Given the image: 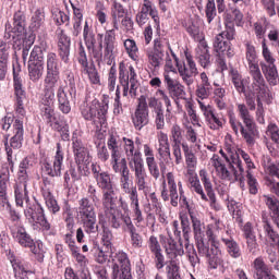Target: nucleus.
Returning a JSON list of instances; mask_svg holds the SVG:
<instances>
[{
    "label": "nucleus",
    "mask_w": 279,
    "mask_h": 279,
    "mask_svg": "<svg viewBox=\"0 0 279 279\" xmlns=\"http://www.w3.org/2000/svg\"><path fill=\"white\" fill-rule=\"evenodd\" d=\"M72 149L77 168L70 166L63 173V187L68 190L75 182H80L82 178L90 175V150H88V146L82 141V137L77 135V131L72 134Z\"/></svg>",
    "instance_id": "1"
},
{
    "label": "nucleus",
    "mask_w": 279,
    "mask_h": 279,
    "mask_svg": "<svg viewBox=\"0 0 279 279\" xmlns=\"http://www.w3.org/2000/svg\"><path fill=\"white\" fill-rule=\"evenodd\" d=\"M14 197L15 205L17 207L23 208V204H26L24 216L27 221L32 223L34 230H37V228H41L43 232H49V230H51V223H49V220H47L43 205H40V203H38L36 199H34V202L29 201L27 182H16L14 185Z\"/></svg>",
    "instance_id": "2"
},
{
    "label": "nucleus",
    "mask_w": 279,
    "mask_h": 279,
    "mask_svg": "<svg viewBox=\"0 0 279 279\" xmlns=\"http://www.w3.org/2000/svg\"><path fill=\"white\" fill-rule=\"evenodd\" d=\"M143 141L141 137H135V140L126 137L125 156L131 171L134 172L135 184L138 191H147V170H145V161L141 153Z\"/></svg>",
    "instance_id": "3"
},
{
    "label": "nucleus",
    "mask_w": 279,
    "mask_h": 279,
    "mask_svg": "<svg viewBox=\"0 0 279 279\" xmlns=\"http://www.w3.org/2000/svg\"><path fill=\"white\" fill-rule=\"evenodd\" d=\"M90 199L94 204L99 202V197H97V187H95V185H88L87 197H83L78 201L76 217L78 221H81L86 234H97V232H99L97 213H95V205L90 203Z\"/></svg>",
    "instance_id": "4"
},
{
    "label": "nucleus",
    "mask_w": 279,
    "mask_h": 279,
    "mask_svg": "<svg viewBox=\"0 0 279 279\" xmlns=\"http://www.w3.org/2000/svg\"><path fill=\"white\" fill-rule=\"evenodd\" d=\"M161 199L163 202H170L173 208H178V204L183 208H186L189 215L193 216V207L189 204V198L184 195V187H182V181L175 182V174L168 172L166 180L161 184Z\"/></svg>",
    "instance_id": "5"
},
{
    "label": "nucleus",
    "mask_w": 279,
    "mask_h": 279,
    "mask_svg": "<svg viewBox=\"0 0 279 279\" xmlns=\"http://www.w3.org/2000/svg\"><path fill=\"white\" fill-rule=\"evenodd\" d=\"M92 173L98 189L102 193L104 206H116L118 199L117 185H114L110 173L104 171L98 163H92Z\"/></svg>",
    "instance_id": "6"
},
{
    "label": "nucleus",
    "mask_w": 279,
    "mask_h": 279,
    "mask_svg": "<svg viewBox=\"0 0 279 279\" xmlns=\"http://www.w3.org/2000/svg\"><path fill=\"white\" fill-rule=\"evenodd\" d=\"M49 45L41 40L39 45H35L28 60V75L32 82H38L43 77L45 71V53H47Z\"/></svg>",
    "instance_id": "7"
},
{
    "label": "nucleus",
    "mask_w": 279,
    "mask_h": 279,
    "mask_svg": "<svg viewBox=\"0 0 279 279\" xmlns=\"http://www.w3.org/2000/svg\"><path fill=\"white\" fill-rule=\"evenodd\" d=\"M106 35L99 33L95 34L93 31V26H90L87 22H85L83 27V39L86 46V49L93 58L99 62L101 58H104V39Z\"/></svg>",
    "instance_id": "8"
},
{
    "label": "nucleus",
    "mask_w": 279,
    "mask_h": 279,
    "mask_svg": "<svg viewBox=\"0 0 279 279\" xmlns=\"http://www.w3.org/2000/svg\"><path fill=\"white\" fill-rule=\"evenodd\" d=\"M25 34H27V16L25 10L21 5L17 11L14 12L12 22L5 24L4 38L5 40H19Z\"/></svg>",
    "instance_id": "9"
},
{
    "label": "nucleus",
    "mask_w": 279,
    "mask_h": 279,
    "mask_svg": "<svg viewBox=\"0 0 279 279\" xmlns=\"http://www.w3.org/2000/svg\"><path fill=\"white\" fill-rule=\"evenodd\" d=\"M111 279H134L132 277L130 256L123 251L111 253Z\"/></svg>",
    "instance_id": "10"
},
{
    "label": "nucleus",
    "mask_w": 279,
    "mask_h": 279,
    "mask_svg": "<svg viewBox=\"0 0 279 279\" xmlns=\"http://www.w3.org/2000/svg\"><path fill=\"white\" fill-rule=\"evenodd\" d=\"M195 241L198 254L199 256L206 257L209 269H219V267L223 265V258L221 257V247L204 242V238Z\"/></svg>",
    "instance_id": "11"
},
{
    "label": "nucleus",
    "mask_w": 279,
    "mask_h": 279,
    "mask_svg": "<svg viewBox=\"0 0 279 279\" xmlns=\"http://www.w3.org/2000/svg\"><path fill=\"white\" fill-rule=\"evenodd\" d=\"M56 86L58 84H45L44 93L40 97V112L45 121H53V112H56Z\"/></svg>",
    "instance_id": "12"
},
{
    "label": "nucleus",
    "mask_w": 279,
    "mask_h": 279,
    "mask_svg": "<svg viewBox=\"0 0 279 279\" xmlns=\"http://www.w3.org/2000/svg\"><path fill=\"white\" fill-rule=\"evenodd\" d=\"M262 47H263L262 53L265 60V62L259 63L262 73L265 75L270 86H278L279 76H278V68H276V59L271 54V51L269 50L265 41H263Z\"/></svg>",
    "instance_id": "13"
},
{
    "label": "nucleus",
    "mask_w": 279,
    "mask_h": 279,
    "mask_svg": "<svg viewBox=\"0 0 279 279\" xmlns=\"http://www.w3.org/2000/svg\"><path fill=\"white\" fill-rule=\"evenodd\" d=\"M119 84L123 88V97H128V93L136 95V88H138V81H136V70L130 65L129 70L125 63L119 64Z\"/></svg>",
    "instance_id": "14"
},
{
    "label": "nucleus",
    "mask_w": 279,
    "mask_h": 279,
    "mask_svg": "<svg viewBox=\"0 0 279 279\" xmlns=\"http://www.w3.org/2000/svg\"><path fill=\"white\" fill-rule=\"evenodd\" d=\"M64 163V151H62V145L57 143V151L53 157V162L48 159L41 162L43 175H49V178H62V165Z\"/></svg>",
    "instance_id": "15"
},
{
    "label": "nucleus",
    "mask_w": 279,
    "mask_h": 279,
    "mask_svg": "<svg viewBox=\"0 0 279 279\" xmlns=\"http://www.w3.org/2000/svg\"><path fill=\"white\" fill-rule=\"evenodd\" d=\"M106 208H108L106 211L108 223L113 230H120L121 228L122 232H125L133 223L129 214H123L112 206H106Z\"/></svg>",
    "instance_id": "16"
},
{
    "label": "nucleus",
    "mask_w": 279,
    "mask_h": 279,
    "mask_svg": "<svg viewBox=\"0 0 279 279\" xmlns=\"http://www.w3.org/2000/svg\"><path fill=\"white\" fill-rule=\"evenodd\" d=\"M179 75L184 84L187 86H193L195 84V76L197 73V64L195 60H193V54L191 52L185 51V62L179 63Z\"/></svg>",
    "instance_id": "17"
},
{
    "label": "nucleus",
    "mask_w": 279,
    "mask_h": 279,
    "mask_svg": "<svg viewBox=\"0 0 279 279\" xmlns=\"http://www.w3.org/2000/svg\"><path fill=\"white\" fill-rule=\"evenodd\" d=\"M60 69L62 62L54 52H48L46 57V77L44 84H58L60 82Z\"/></svg>",
    "instance_id": "18"
},
{
    "label": "nucleus",
    "mask_w": 279,
    "mask_h": 279,
    "mask_svg": "<svg viewBox=\"0 0 279 279\" xmlns=\"http://www.w3.org/2000/svg\"><path fill=\"white\" fill-rule=\"evenodd\" d=\"M13 88L15 95V112L19 117H25V100L27 99V92L23 87V80L16 70L13 68Z\"/></svg>",
    "instance_id": "19"
},
{
    "label": "nucleus",
    "mask_w": 279,
    "mask_h": 279,
    "mask_svg": "<svg viewBox=\"0 0 279 279\" xmlns=\"http://www.w3.org/2000/svg\"><path fill=\"white\" fill-rule=\"evenodd\" d=\"M132 123L135 130L138 131L149 123V107L147 106V97L145 95L138 98L137 107L132 114Z\"/></svg>",
    "instance_id": "20"
},
{
    "label": "nucleus",
    "mask_w": 279,
    "mask_h": 279,
    "mask_svg": "<svg viewBox=\"0 0 279 279\" xmlns=\"http://www.w3.org/2000/svg\"><path fill=\"white\" fill-rule=\"evenodd\" d=\"M220 156L225 158L226 162H228L229 167L234 169L235 178L240 179L241 173H245V168H243V161H241V157L236 149L231 146H226L225 149L219 150Z\"/></svg>",
    "instance_id": "21"
},
{
    "label": "nucleus",
    "mask_w": 279,
    "mask_h": 279,
    "mask_svg": "<svg viewBox=\"0 0 279 279\" xmlns=\"http://www.w3.org/2000/svg\"><path fill=\"white\" fill-rule=\"evenodd\" d=\"M10 232L13 241L20 245V247H25L26 250H29L31 247H34V244L36 241L27 232V229L23 225H13L10 227Z\"/></svg>",
    "instance_id": "22"
},
{
    "label": "nucleus",
    "mask_w": 279,
    "mask_h": 279,
    "mask_svg": "<svg viewBox=\"0 0 279 279\" xmlns=\"http://www.w3.org/2000/svg\"><path fill=\"white\" fill-rule=\"evenodd\" d=\"M229 124L235 136H239L240 132L246 145H248V147H253V145L256 143V137L258 136L255 131H253L252 129L250 130L243 122L239 121L235 117H230Z\"/></svg>",
    "instance_id": "23"
},
{
    "label": "nucleus",
    "mask_w": 279,
    "mask_h": 279,
    "mask_svg": "<svg viewBox=\"0 0 279 279\" xmlns=\"http://www.w3.org/2000/svg\"><path fill=\"white\" fill-rule=\"evenodd\" d=\"M114 45H117V34L114 31H106L104 39V58L106 64L111 69H117V62L114 61Z\"/></svg>",
    "instance_id": "24"
},
{
    "label": "nucleus",
    "mask_w": 279,
    "mask_h": 279,
    "mask_svg": "<svg viewBox=\"0 0 279 279\" xmlns=\"http://www.w3.org/2000/svg\"><path fill=\"white\" fill-rule=\"evenodd\" d=\"M220 241L223 244L225 250L230 258L238 260V258H241L243 256L241 245L239 244V242H236V240H234V236H232V231L227 230L226 234L221 235Z\"/></svg>",
    "instance_id": "25"
},
{
    "label": "nucleus",
    "mask_w": 279,
    "mask_h": 279,
    "mask_svg": "<svg viewBox=\"0 0 279 279\" xmlns=\"http://www.w3.org/2000/svg\"><path fill=\"white\" fill-rule=\"evenodd\" d=\"M125 141L128 137L121 136L117 132L109 133L107 140V147L110 151V156H123V151L125 154Z\"/></svg>",
    "instance_id": "26"
},
{
    "label": "nucleus",
    "mask_w": 279,
    "mask_h": 279,
    "mask_svg": "<svg viewBox=\"0 0 279 279\" xmlns=\"http://www.w3.org/2000/svg\"><path fill=\"white\" fill-rule=\"evenodd\" d=\"M163 82L172 99H184V97H186L184 85H182L178 80L172 78L170 74L163 73Z\"/></svg>",
    "instance_id": "27"
},
{
    "label": "nucleus",
    "mask_w": 279,
    "mask_h": 279,
    "mask_svg": "<svg viewBox=\"0 0 279 279\" xmlns=\"http://www.w3.org/2000/svg\"><path fill=\"white\" fill-rule=\"evenodd\" d=\"M81 114L85 121H92L96 128H104L108 121L107 118H105V120L99 118V108L95 105V102H92L89 106L86 105L81 107Z\"/></svg>",
    "instance_id": "28"
},
{
    "label": "nucleus",
    "mask_w": 279,
    "mask_h": 279,
    "mask_svg": "<svg viewBox=\"0 0 279 279\" xmlns=\"http://www.w3.org/2000/svg\"><path fill=\"white\" fill-rule=\"evenodd\" d=\"M198 106L205 117V121L210 130H219L223 128V122L217 114H215V109L210 105H205L204 101L198 100Z\"/></svg>",
    "instance_id": "29"
},
{
    "label": "nucleus",
    "mask_w": 279,
    "mask_h": 279,
    "mask_svg": "<svg viewBox=\"0 0 279 279\" xmlns=\"http://www.w3.org/2000/svg\"><path fill=\"white\" fill-rule=\"evenodd\" d=\"M148 250L154 255V263L156 269L160 271V269L165 268L167 262L165 260V255L162 254V247L160 246V242H158V238L156 235H150L148 240Z\"/></svg>",
    "instance_id": "30"
},
{
    "label": "nucleus",
    "mask_w": 279,
    "mask_h": 279,
    "mask_svg": "<svg viewBox=\"0 0 279 279\" xmlns=\"http://www.w3.org/2000/svg\"><path fill=\"white\" fill-rule=\"evenodd\" d=\"M59 57L65 64L69 63L71 56V37L64 33V29H57Z\"/></svg>",
    "instance_id": "31"
},
{
    "label": "nucleus",
    "mask_w": 279,
    "mask_h": 279,
    "mask_svg": "<svg viewBox=\"0 0 279 279\" xmlns=\"http://www.w3.org/2000/svg\"><path fill=\"white\" fill-rule=\"evenodd\" d=\"M199 178H201V182L203 183L204 189L207 193V198H208L210 207L214 208L215 210H221V206H219V204H217V196L215 195V190L213 189V182H210L208 172L204 169L201 170Z\"/></svg>",
    "instance_id": "32"
},
{
    "label": "nucleus",
    "mask_w": 279,
    "mask_h": 279,
    "mask_svg": "<svg viewBox=\"0 0 279 279\" xmlns=\"http://www.w3.org/2000/svg\"><path fill=\"white\" fill-rule=\"evenodd\" d=\"M214 49L218 56H227V58H234V48L230 40L218 34L214 38Z\"/></svg>",
    "instance_id": "33"
},
{
    "label": "nucleus",
    "mask_w": 279,
    "mask_h": 279,
    "mask_svg": "<svg viewBox=\"0 0 279 279\" xmlns=\"http://www.w3.org/2000/svg\"><path fill=\"white\" fill-rule=\"evenodd\" d=\"M124 193L129 195L130 206L134 215V220L136 221V223H143V221H145V218L143 217V211L141 210V204L138 202V189L132 187V190Z\"/></svg>",
    "instance_id": "34"
},
{
    "label": "nucleus",
    "mask_w": 279,
    "mask_h": 279,
    "mask_svg": "<svg viewBox=\"0 0 279 279\" xmlns=\"http://www.w3.org/2000/svg\"><path fill=\"white\" fill-rule=\"evenodd\" d=\"M238 117L241 119L242 123L258 135V129L256 128V122L254 121V116L250 112V109L245 104H236Z\"/></svg>",
    "instance_id": "35"
},
{
    "label": "nucleus",
    "mask_w": 279,
    "mask_h": 279,
    "mask_svg": "<svg viewBox=\"0 0 279 279\" xmlns=\"http://www.w3.org/2000/svg\"><path fill=\"white\" fill-rule=\"evenodd\" d=\"M4 147L10 170L12 171V173H14V160L12 159V149H21V147H23V135L15 133L14 136H12L10 140V145L8 144V142H5Z\"/></svg>",
    "instance_id": "36"
},
{
    "label": "nucleus",
    "mask_w": 279,
    "mask_h": 279,
    "mask_svg": "<svg viewBox=\"0 0 279 279\" xmlns=\"http://www.w3.org/2000/svg\"><path fill=\"white\" fill-rule=\"evenodd\" d=\"M144 156L146 157L148 172L150 173L151 178L158 180V178H160V168H158V162L154 156V149H151L148 144L144 145Z\"/></svg>",
    "instance_id": "37"
},
{
    "label": "nucleus",
    "mask_w": 279,
    "mask_h": 279,
    "mask_svg": "<svg viewBox=\"0 0 279 279\" xmlns=\"http://www.w3.org/2000/svg\"><path fill=\"white\" fill-rule=\"evenodd\" d=\"M210 93H213L210 78H208V74H206V72H202L201 83L196 86L195 95L198 99L204 101V99H208V97H210Z\"/></svg>",
    "instance_id": "38"
},
{
    "label": "nucleus",
    "mask_w": 279,
    "mask_h": 279,
    "mask_svg": "<svg viewBox=\"0 0 279 279\" xmlns=\"http://www.w3.org/2000/svg\"><path fill=\"white\" fill-rule=\"evenodd\" d=\"M11 265L13 267L14 277L16 279H25L28 274H34L32 269V265L24 259L13 258L11 259Z\"/></svg>",
    "instance_id": "39"
},
{
    "label": "nucleus",
    "mask_w": 279,
    "mask_h": 279,
    "mask_svg": "<svg viewBox=\"0 0 279 279\" xmlns=\"http://www.w3.org/2000/svg\"><path fill=\"white\" fill-rule=\"evenodd\" d=\"M34 167V157L27 156L25 157L19 165L17 170V182L20 184H25V182H29V169Z\"/></svg>",
    "instance_id": "40"
},
{
    "label": "nucleus",
    "mask_w": 279,
    "mask_h": 279,
    "mask_svg": "<svg viewBox=\"0 0 279 279\" xmlns=\"http://www.w3.org/2000/svg\"><path fill=\"white\" fill-rule=\"evenodd\" d=\"M10 61V45L7 41H0V82L8 75V62Z\"/></svg>",
    "instance_id": "41"
},
{
    "label": "nucleus",
    "mask_w": 279,
    "mask_h": 279,
    "mask_svg": "<svg viewBox=\"0 0 279 279\" xmlns=\"http://www.w3.org/2000/svg\"><path fill=\"white\" fill-rule=\"evenodd\" d=\"M58 108L62 114H69L71 112V100H69V94L66 93V86L60 85L57 88Z\"/></svg>",
    "instance_id": "42"
},
{
    "label": "nucleus",
    "mask_w": 279,
    "mask_h": 279,
    "mask_svg": "<svg viewBox=\"0 0 279 279\" xmlns=\"http://www.w3.org/2000/svg\"><path fill=\"white\" fill-rule=\"evenodd\" d=\"M140 11L153 19L155 27H157V29H160V16L158 15V9L156 8V4H154V2H151L150 0H143L140 5Z\"/></svg>",
    "instance_id": "43"
},
{
    "label": "nucleus",
    "mask_w": 279,
    "mask_h": 279,
    "mask_svg": "<svg viewBox=\"0 0 279 279\" xmlns=\"http://www.w3.org/2000/svg\"><path fill=\"white\" fill-rule=\"evenodd\" d=\"M248 71L253 80V88L259 93H265L267 86L265 85L263 73H260V68L258 65H253L248 68Z\"/></svg>",
    "instance_id": "44"
},
{
    "label": "nucleus",
    "mask_w": 279,
    "mask_h": 279,
    "mask_svg": "<svg viewBox=\"0 0 279 279\" xmlns=\"http://www.w3.org/2000/svg\"><path fill=\"white\" fill-rule=\"evenodd\" d=\"M123 155L111 156L110 165L114 173H120V175H125L130 173L128 168V157L121 158Z\"/></svg>",
    "instance_id": "45"
},
{
    "label": "nucleus",
    "mask_w": 279,
    "mask_h": 279,
    "mask_svg": "<svg viewBox=\"0 0 279 279\" xmlns=\"http://www.w3.org/2000/svg\"><path fill=\"white\" fill-rule=\"evenodd\" d=\"M165 72L169 75V73H178V69L180 66V59L173 51V49H170V54L169 52L166 54L165 59Z\"/></svg>",
    "instance_id": "46"
},
{
    "label": "nucleus",
    "mask_w": 279,
    "mask_h": 279,
    "mask_svg": "<svg viewBox=\"0 0 279 279\" xmlns=\"http://www.w3.org/2000/svg\"><path fill=\"white\" fill-rule=\"evenodd\" d=\"M232 3L228 4V9L231 11V14L234 16L235 23L243 22V13L240 8H245L250 0H230Z\"/></svg>",
    "instance_id": "47"
},
{
    "label": "nucleus",
    "mask_w": 279,
    "mask_h": 279,
    "mask_svg": "<svg viewBox=\"0 0 279 279\" xmlns=\"http://www.w3.org/2000/svg\"><path fill=\"white\" fill-rule=\"evenodd\" d=\"M125 16V9L123 8V4L119 2H113L112 5V28L107 29V32H112L113 34H117L119 29V19H123Z\"/></svg>",
    "instance_id": "48"
},
{
    "label": "nucleus",
    "mask_w": 279,
    "mask_h": 279,
    "mask_svg": "<svg viewBox=\"0 0 279 279\" xmlns=\"http://www.w3.org/2000/svg\"><path fill=\"white\" fill-rule=\"evenodd\" d=\"M98 223L102 230V245H106L107 247H112V239H114V235L112 234V230H110V227H108V222L104 218V215H99Z\"/></svg>",
    "instance_id": "49"
},
{
    "label": "nucleus",
    "mask_w": 279,
    "mask_h": 279,
    "mask_svg": "<svg viewBox=\"0 0 279 279\" xmlns=\"http://www.w3.org/2000/svg\"><path fill=\"white\" fill-rule=\"evenodd\" d=\"M167 54L158 52L156 50H149L147 52L148 64L153 71H158L162 64H165V58Z\"/></svg>",
    "instance_id": "50"
},
{
    "label": "nucleus",
    "mask_w": 279,
    "mask_h": 279,
    "mask_svg": "<svg viewBox=\"0 0 279 279\" xmlns=\"http://www.w3.org/2000/svg\"><path fill=\"white\" fill-rule=\"evenodd\" d=\"M229 75L235 90H238V93L240 94L245 95V85L247 84V81L243 78V75L239 73V70L231 69Z\"/></svg>",
    "instance_id": "51"
},
{
    "label": "nucleus",
    "mask_w": 279,
    "mask_h": 279,
    "mask_svg": "<svg viewBox=\"0 0 279 279\" xmlns=\"http://www.w3.org/2000/svg\"><path fill=\"white\" fill-rule=\"evenodd\" d=\"M94 256L96 263L104 265V263L112 258V246L102 244L101 247L94 248Z\"/></svg>",
    "instance_id": "52"
},
{
    "label": "nucleus",
    "mask_w": 279,
    "mask_h": 279,
    "mask_svg": "<svg viewBox=\"0 0 279 279\" xmlns=\"http://www.w3.org/2000/svg\"><path fill=\"white\" fill-rule=\"evenodd\" d=\"M96 108H98V116L100 121H104L105 118L108 119V110L110 108V96L104 94L99 100L93 101Z\"/></svg>",
    "instance_id": "53"
},
{
    "label": "nucleus",
    "mask_w": 279,
    "mask_h": 279,
    "mask_svg": "<svg viewBox=\"0 0 279 279\" xmlns=\"http://www.w3.org/2000/svg\"><path fill=\"white\" fill-rule=\"evenodd\" d=\"M196 58L203 69H208L210 66V51L208 50V46H199L196 49Z\"/></svg>",
    "instance_id": "54"
},
{
    "label": "nucleus",
    "mask_w": 279,
    "mask_h": 279,
    "mask_svg": "<svg viewBox=\"0 0 279 279\" xmlns=\"http://www.w3.org/2000/svg\"><path fill=\"white\" fill-rule=\"evenodd\" d=\"M245 59L248 64V69L252 66H258V54L256 53V47L252 43L245 44Z\"/></svg>",
    "instance_id": "55"
},
{
    "label": "nucleus",
    "mask_w": 279,
    "mask_h": 279,
    "mask_svg": "<svg viewBox=\"0 0 279 279\" xmlns=\"http://www.w3.org/2000/svg\"><path fill=\"white\" fill-rule=\"evenodd\" d=\"M190 218L195 241H202L204 239V223H202V220L195 214L190 215Z\"/></svg>",
    "instance_id": "56"
},
{
    "label": "nucleus",
    "mask_w": 279,
    "mask_h": 279,
    "mask_svg": "<svg viewBox=\"0 0 279 279\" xmlns=\"http://www.w3.org/2000/svg\"><path fill=\"white\" fill-rule=\"evenodd\" d=\"M153 51L167 54L171 51V44L167 38L158 36L154 39Z\"/></svg>",
    "instance_id": "57"
},
{
    "label": "nucleus",
    "mask_w": 279,
    "mask_h": 279,
    "mask_svg": "<svg viewBox=\"0 0 279 279\" xmlns=\"http://www.w3.org/2000/svg\"><path fill=\"white\" fill-rule=\"evenodd\" d=\"M158 155L160 170L165 171L167 169V166L171 165L173 160L171 158V148H158Z\"/></svg>",
    "instance_id": "58"
},
{
    "label": "nucleus",
    "mask_w": 279,
    "mask_h": 279,
    "mask_svg": "<svg viewBox=\"0 0 279 279\" xmlns=\"http://www.w3.org/2000/svg\"><path fill=\"white\" fill-rule=\"evenodd\" d=\"M124 232H129L131 236V244L133 247H143V235L137 233L134 222Z\"/></svg>",
    "instance_id": "59"
},
{
    "label": "nucleus",
    "mask_w": 279,
    "mask_h": 279,
    "mask_svg": "<svg viewBox=\"0 0 279 279\" xmlns=\"http://www.w3.org/2000/svg\"><path fill=\"white\" fill-rule=\"evenodd\" d=\"M190 184L193 193H196L203 202H208V196L204 193V187H202V183L197 177H191Z\"/></svg>",
    "instance_id": "60"
},
{
    "label": "nucleus",
    "mask_w": 279,
    "mask_h": 279,
    "mask_svg": "<svg viewBox=\"0 0 279 279\" xmlns=\"http://www.w3.org/2000/svg\"><path fill=\"white\" fill-rule=\"evenodd\" d=\"M185 254L189 258V263L191 267H196L199 265V256L197 255V251L193 244H190L189 241H185Z\"/></svg>",
    "instance_id": "61"
},
{
    "label": "nucleus",
    "mask_w": 279,
    "mask_h": 279,
    "mask_svg": "<svg viewBox=\"0 0 279 279\" xmlns=\"http://www.w3.org/2000/svg\"><path fill=\"white\" fill-rule=\"evenodd\" d=\"M52 19L56 23V25H69L71 21V16H69V13L60 10V9H53L52 10Z\"/></svg>",
    "instance_id": "62"
},
{
    "label": "nucleus",
    "mask_w": 279,
    "mask_h": 279,
    "mask_svg": "<svg viewBox=\"0 0 279 279\" xmlns=\"http://www.w3.org/2000/svg\"><path fill=\"white\" fill-rule=\"evenodd\" d=\"M262 167L270 173V175H274L275 178L279 173V165H276L271 161V157L269 155H265L262 158Z\"/></svg>",
    "instance_id": "63"
},
{
    "label": "nucleus",
    "mask_w": 279,
    "mask_h": 279,
    "mask_svg": "<svg viewBox=\"0 0 279 279\" xmlns=\"http://www.w3.org/2000/svg\"><path fill=\"white\" fill-rule=\"evenodd\" d=\"M166 274L168 279H178L182 278L180 276V266H178V263L175 260L171 259L167 266H166Z\"/></svg>",
    "instance_id": "64"
}]
</instances>
